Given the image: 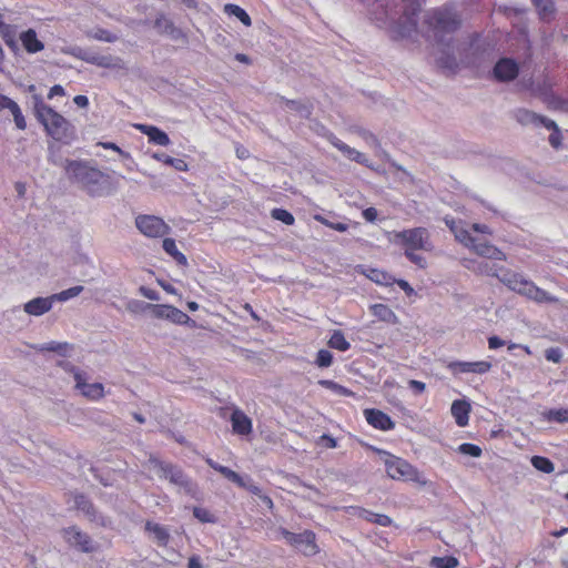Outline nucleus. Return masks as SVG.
<instances>
[{
    "label": "nucleus",
    "instance_id": "obj_1",
    "mask_svg": "<svg viewBox=\"0 0 568 568\" xmlns=\"http://www.w3.org/2000/svg\"><path fill=\"white\" fill-rule=\"evenodd\" d=\"M63 170L72 183L91 195H101L110 187V176L88 160H67Z\"/></svg>",
    "mask_w": 568,
    "mask_h": 568
},
{
    "label": "nucleus",
    "instance_id": "obj_64",
    "mask_svg": "<svg viewBox=\"0 0 568 568\" xmlns=\"http://www.w3.org/2000/svg\"><path fill=\"white\" fill-rule=\"evenodd\" d=\"M98 145H100L101 148L105 149V150H111L113 152H116L119 154H122V150L119 148L118 144L115 143H112V142H99Z\"/></svg>",
    "mask_w": 568,
    "mask_h": 568
},
{
    "label": "nucleus",
    "instance_id": "obj_31",
    "mask_svg": "<svg viewBox=\"0 0 568 568\" xmlns=\"http://www.w3.org/2000/svg\"><path fill=\"white\" fill-rule=\"evenodd\" d=\"M538 17L544 21H550L555 16L554 0H532Z\"/></svg>",
    "mask_w": 568,
    "mask_h": 568
},
{
    "label": "nucleus",
    "instance_id": "obj_12",
    "mask_svg": "<svg viewBox=\"0 0 568 568\" xmlns=\"http://www.w3.org/2000/svg\"><path fill=\"white\" fill-rule=\"evenodd\" d=\"M151 312L158 320H169L178 325H186L192 323L194 325V321L191 320L185 313L181 310H178L173 305L169 304H150L149 305Z\"/></svg>",
    "mask_w": 568,
    "mask_h": 568
},
{
    "label": "nucleus",
    "instance_id": "obj_59",
    "mask_svg": "<svg viewBox=\"0 0 568 568\" xmlns=\"http://www.w3.org/2000/svg\"><path fill=\"white\" fill-rule=\"evenodd\" d=\"M362 215L366 222L374 223L377 219V211L374 207H367L362 212Z\"/></svg>",
    "mask_w": 568,
    "mask_h": 568
},
{
    "label": "nucleus",
    "instance_id": "obj_37",
    "mask_svg": "<svg viewBox=\"0 0 568 568\" xmlns=\"http://www.w3.org/2000/svg\"><path fill=\"white\" fill-rule=\"evenodd\" d=\"M362 517L366 519L367 521L374 523L376 525H379L382 527H389L392 525V519L389 516H386L384 514H376L371 510H364L362 509Z\"/></svg>",
    "mask_w": 568,
    "mask_h": 568
},
{
    "label": "nucleus",
    "instance_id": "obj_22",
    "mask_svg": "<svg viewBox=\"0 0 568 568\" xmlns=\"http://www.w3.org/2000/svg\"><path fill=\"white\" fill-rule=\"evenodd\" d=\"M89 63L108 70H122L125 63L118 57L98 54L92 55L87 60Z\"/></svg>",
    "mask_w": 568,
    "mask_h": 568
},
{
    "label": "nucleus",
    "instance_id": "obj_30",
    "mask_svg": "<svg viewBox=\"0 0 568 568\" xmlns=\"http://www.w3.org/2000/svg\"><path fill=\"white\" fill-rule=\"evenodd\" d=\"M74 507L88 516L89 519L94 520L97 518V509L93 507L92 501L83 495L73 496Z\"/></svg>",
    "mask_w": 568,
    "mask_h": 568
},
{
    "label": "nucleus",
    "instance_id": "obj_34",
    "mask_svg": "<svg viewBox=\"0 0 568 568\" xmlns=\"http://www.w3.org/2000/svg\"><path fill=\"white\" fill-rule=\"evenodd\" d=\"M327 345L329 348L336 349L338 352H347L349 349V343L346 341L345 335L342 331H334L333 335L329 336L327 341Z\"/></svg>",
    "mask_w": 568,
    "mask_h": 568
},
{
    "label": "nucleus",
    "instance_id": "obj_63",
    "mask_svg": "<svg viewBox=\"0 0 568 568\" xmlns=\"http://www.w3.org/2000/svg\"><path fill=\"white\" fill-rule=\"evenodd\" d=\"M470 229L474 230L477 233L491 235V230L486 224L473 223Z\"/></svg>",
    "mask_w": 568,
    "mask_h": 568
},
{
    "label": "nucleus",
    "instance_id": "obj_60",
    "mask_svg": "<svg viewBox=\"0 0 568 568\" xmlns=\"http://www.w3.org/2000/svg\"><path fill=\"white\" fill-rule=\"evenodd\" d=\"M394 284L398 285L408 296H410L414 293L412 285L403 278H395Z\"/></svg>",
    "mask_w": 568,
    "mask_h": 568
},
{
    "label": "nucleus",
    "instance_id": "obj_48",
    "mask_svg": "<svg viewBox=\"0 0 568 568\" xmlns=\"http://www.w3.org/2000/svg\"><path fill=\"white\" fill-rule=\"evenodd\" d=\"M458 452L476 458L481 455V449L477 444H462L458 447Z\"/></svg>",
    "mask_w": 568,
    "mask_h": 568
},
{
    "label": "nucleus",
    "instance_id": "obj_61",
    "mask_svg": "<svg viewBox=\"0 0 568 568\" xmlns=\"http://www.w3.org/2000/svg\"><path fill=\"white\" fill-rule=\"evenodd\" d=\"M156 284L161 288H163L165 291V293L173 294V295L178 294L176 288L173 285H171L170 283H168L164 280H162V278H158L156 280Z\"/></svg>",
    "mask_w": 568,
    "mask_h": 568
},
{
    "label": "nucleus",
    "instance_id": "obj_16",
    "mask_svg": "<svg viewBox=\"0 0 568 568\" xmlns=\"http://www.w3.org/2000/svg\"><path fill=\"white\" fill-rule=\"evenodd\" d=\"M518 64L511 59L504 58L497 61L494 75L498 81L508 82L518 75Z\"/></svg>",
    "mask_w": 568,
    "mask_h": 568
},
{
    "label": "nucleus",
    "instance_id": "obj_4",
    "mask_svg": "<svg viewBox=\"0 0 568 568\" xmlns=\"http://www.w3.org/2000/svg\"><path fill=\"white\" fill-rule=\"evenodd\" d=\"M498 280L510 291L523 294L536 303H557V297L514 271L505 270L503 275H499Z\"/></svg>",
    "mask_w": 568,
    "mask_h": 568
},
{
    "label": "nucleus",
    "instance_id": "obj_3",
    "mask_svg": "<svg viewBox=\"0 0 568 568\" xmlns=\"http://www.w3.org/2000/svg\"><path fill=\"white\" fill-rule=\"evenodd\" d=\"M34 115L44 128L45 134L54 141L70 144L74 140V128L69 120L41 99H36Z\"/></svg>",
    "mask_w": 568,
    "mask_h": 568
},
{
    "label": "nucleus",
    "instance_id": "obj_17",
    "mask_svg": "<svg viewBox=\"0 0 568 568\" xmlns=\"http://www.w3.org/2000/svg\"><path fill=\"white\" fill-rule=\"evenodd\" d=\"M231 424L232 430L235 435L248 436L252 433V419L239 408L232 410Z\"/></svg>",
    "mask_w": 568,
    "mask_h": 568
},
{
    "label": "nucleus",
    "instance_id": "obj_2",
    "mask_svg": "<svg viewBox=\"0 0 568 568\" xmlns=\"http://www.w3.org/2000/svg\"><path fill=\"white\" fill-rule=\"evenodd\" d=\"M392 242L404 248V255L415 266L424 270L427 267V260L417 251L432 252L433 243L427 227L415 226L403 231L393 232Z\"/></svg>",
    "mask_w": 568,
    "mask_h": 568
},
{
    "label": "nucleus",
    "instance_id": "obj_27",
    "mask_svg": "<svg viewBox=\"0 0 568 568\" xmlns=\"http://www.w3.org/2000/svg\"><path fill=\"white\" fill-rule=\"evenodd\" d=\"M145 530L154 536L155 541L160 546H166L169 542V531L165 527L160 526L159 524L148 520L145 523Z\"/></svg>",
    "mask_w": 568,
    "mask_h": 568
},
{
    "label": "nucleus",
    "instance_id": "obj_50",
    "mask_svg": "<svg viewBox=\"0 0 568 568\" xmlns=\"http://www.w3.org/2000/svg\"><path fill=\"white\" fill-rule=\"evenodd\" d=\"M479 275L493 276L498 278L499 275L495 266L489 265L487 262H481L478 264L477 270H475Z\"/></svg>",
    "mask_w": 568,
    "mask_h": 568
},
{
    "label": "nucleus",
    "instance_id": "obj_43",
    "mask_svg": "<svg viewBox=\"0 0 568 568\" xmlns=\"http://www.w3.org/2000/svg\"><path fill=\"white\" fill-rule=\"evenodd\" d=\"M271 217L283 222L287 226H291L294 223V217H293L292 213L284 209H273L271 211Z\"/></svg>",
    "mask_w": 568,
    "mask_h": 568
},
{
    "label": "nucleus",
    "instance_id": "obj_6",
    "mask_svg": "<svg viewBox=\"0 0 568 568\" xmlns=\"http://www.w3.org/2000/svg\"><path fill=\"white\" fill-rule=\"evenodd\" d=\"M375 452L384 456L383 462L388 477L395 480L417 483L422 486L427 484V480L422 477L420 471L414 465L382 449H375Z\"/></svg>",
    "mask_w": 568,
    "mask_h": 568
},
{
    "label": "nucleus",
    "instance_id": "obj_53",
    "mask_svg": "<svg viewBox=\"0 0 568 568\" xmlns=\"http://www.w3.org/2000/svg\"><path fill=\"white\" fill-rule=\"evenodd\" d=\"M535 125H542L545 128H547L548 130H552V131H557L558 130V126L556 125L555 121H552L551 119H548L546 116H541V115H538L536 122H535Z\"/></svg>",
    "mask_w": 568,
    "mask_h": 568
},
{
    "label": "nucleus",
    "instance_id": "obj_18",
    "mask_svg": "<svg viewBox=\"0 0 568 568\" xmlns=\"http://www.w3.org/2000/svg\"><path fill=\"white\" fill-rule=\"evenodd\" d=\"M468 247L481 257L495 261H506L505 252L500 250L498 246L489 244L487 242L476 243L475 241Z\"/></svg>",
    "mask_w": 568,
    "mask_h": 568
},
{
    "label": "nucleus",
    "instance_id": "obj_58",
    "mask_svg": "<svg viewBox=\"0 0 568 568\" xmlns=\"http://www.w3.org/2000/svg\"><path fill=\"white\" fill-rule=\"evenodd\" d=\"M408 386L415 394H423L425 390V384L417 379H410Z\"/></svg>",
    "mask_w": 568,
    "mask_h": 568
},
{
    "label": "nucleus",
    "instance_id": "obj_8",
    "mask_svg": "<svg viewBox=\"0 0 568 568\" xmlns=\"http://www.w3.org/2000/svg\"><path fill=\"white\" fill-rule=\"evenodd\" d=\"M282 536L285 537L288 545L295 547L306 556L317 555L320 551L316 544V535L314 531L306 529L300 534L291 532L287 529L282 530Z\"/></svg>",
    "mask_w": 568,
    "mask_h": 568
},
{
    "label": "nucleus",
    "instance_id": "obj_29",
    "mask_svg": "<svg viewBox=\"0 0 568 568\" xmlns=\"http://www.w3.org/2000/svg\"><path fill=\"white\" fill-rule=\"evenodd\" d=\"M163 250L168 255L175 260L178 265L186 266L187 260L183 252H180L176 247L175 241L172 237H165L163 241Z\"/></svg>",
    "mask_w": 568,
    "mask_h": 568
},
{
    "label": "nucleus",
    "instance_id": "obj_23",
    "mask_svg": "<svg viewBox=\"0 0 568 568\" xmlns=\"http://www.w3.org/2000/svg\"><path fill=\"white\" fill-rule=\"evenodd\" d=\"M20 40L24 51L29 53H37L44 49L43 42L38 39L34 29L30 28L20 34Z\"/></svg>",
    "mask_w": 568,
    "mask_h": 568
},
{
    "label": "nucleus",
    "instance_id": "obj_11",
    "mask_svg": "<svg viewBox=\"0 0 568 568\" xmlns=\"http://www.w3.org/2000/svg\"><path fill=\"white\" fill-rule=\"evenodd\" d=\"M70 371L73 373L74 378V387L79 389V392L91 402H98L105 396V389L100 383L89 384L85 382L84 373H82L79 368L70 367Z\"/></svg>",
    "mask_w": 568,
    "mask_h": 568
},
{
    "label": "nucleus",
    "instance_id": "obj_42",
    "mask_svg": "<svg viewBox=\"0 0 568 568\" xmlns=\"http://www.w3.org/2000/svg\"><path fill=\"white\" fill-rule=\"evenodd\" d=\"M82 291H83L82 285H74L68 290L60 292V293L53 294L52 297L55 301L67 302L70 298L80 295L82 293Z\"/></svg>",
    "mask_w": 568,
    "mask_h": 568
},
{
    "label": "nucleus",
    "instance_id": "obj_13",
    "mask_svg": "<svg viewBox=\"0 0 568 568\" xmlns=\"http://www.w3.org/2000/svg\"><path fill=\"white\" fill-rule=\"evenodd\" d=\"M205 463L207 466H210L212 469L220 473L222 476H224L226 479L232 481L234 485H237V487L247 489L252 495L260 496L261 488L254 485H247L245 484L242 476H240L239 473L234 471L232 468L222 466L221 464L216 463L215 460L211 458H206Z\"/></svg>",
    "mask_w": 568,
    "mask_h": 568
},
{
    "label": "nucleus",
    "instance_id": "obj_41",
    "mask_svg": "<svg viewBox=\"0 0 568 568\" xmlns=\"http://www.w3.org/2000/svg\"><path fill=\"white\" fill-rule=\"evenodd\" d=\"M458 559L453 556L433 557L430 565L434 568H457Z\"/></svg>",
    "mask_w": 568,
    "mask_h": 568
},
{
    "label": "nucleus",
    "instance_id": "obj_62",
    "mask_svg": "<svg viewBox=\"0 0 568 568\" xmlns=\"http://www.w3.org/2000/svg\"><path fill=\"white\" fill-rule=\"evenodd\" d=\"M548 142H550V144L557 149L560 146L561 144V135H560V130H557V131H554L551 133L550 136H548Z\"/></svg>",
    "mask_w": 568,
    "mask_h": 568
},
{
    "label": "nucleus",
    "instance_id": "obj_39",
    "mask_svg": "<svg viewBox=\"0 0 568 568\" xmlns=\"http://www.w3.org/2000/svg\"><path fill=\"white\" fill-rule=\"evenodd\" d=\"M71 349H72V346L69 343L51 342V343L43 344L41 346V351H43V352L61 354L62 356H67Z\"/></svg>",
    "mask_w": 568,
    "mask_h": 568
},
{
    "label": "nucleus",
    "instance_id": "obj_5",
    "mask_svg": "<svg viewBox=\"0 0 568 568\" xmlns=\"http://www.w3.org/2000/svg\"><path fill=\"white\" fill-rule=\"evenodd\" d=\"M426 23L433 36L440 40L442 37L456 32L460 28L462 20L452 4H444L428 13Z\"/></svg>",
    "mask_w": 568,
    "mask_h": 568
},
{
    "label": "nucleus",
    "instance_id": "obj_44",
    "mask_svg": "<svg viewBox=\"0 0 568 568\" xmlns=\"http://www.w3.org/2000/svg\"><path fill=\"white\" fill-rule=\"evenodd\" d=\"M538 114L527 109H518L516 112V119L521 124H535Z\"/></svg>",
    "mask_w": 568,
    "mask_h": 568
},
{
    "label": "nucleus",
    "instance_id": "obj_51",
    "mask_svg": "<svg viewBox=\"0 0 568 568\" xmlns=\"http://www.w3.org/2000/svg\"><path fill=\"white\" fill-rule=\"evenodd\" d=\"M9 111H11L12 115H13V120H14V124L18 129L20 130H24L27 124H26V120H24V116L22 114V111L21 109L19 108V105H14L12 109H10Z\"/></svg>",
    "mask_w": 568,
    "mask_h": 568
},
{
    "label": "nucleus",
    "instance_id": "obj_49",
    "mask_svg": "<svg viewBox=\"0 0 568 568\" xmlns=\"http://www.w3.org/2000/svg\"><path fill=\"white\" fill-rule=\"evenodd\" d=\"M193 516L196 517L197 519H200V521H202V523H214L215 521L214 515L202 507H194Z\"/></svg>",
    "mask_w": 568,
    "mask_h": 568
},
{
    "label": "nucleus",
    "instance_id": "obj_28",
    "mask_svg": "<svg viewBox=\"0 0 568 568\" xmlns=\"http://www.w3.org/2000/svg\"><path fill=\"white\" fill-rule=\"evenodd\" d=\"M365 275L377 285L393 286L395 283V277L381 268H371Z\"/></svg>",
    "mask_w": 568,
    "mask_h": 568
},
{
    "label": "nucleus",
    "instance_id": "obj_15",
    "mask_svg": "<svg viewBox=\"0 0 568 568\" xmlns=\"http://www.w3.org/2000/svg\"><path fill=\"white\" fill-rule=\"evenodd\" d=\"M365 420L368 425L381 430H392L395 427L390 416L379 409L368 408L364 410Z\"/></svg>",
    "mask_w": 568,
    "mask_h": 568
},
{
    "label": "nucleus",
    "instance_id": "obj_47",
    "mask_svg": "<svg viewBox=\"0 0 568 568\" xmlns=\"http://www.w3.org/2000/svg\"><path fill=\"white\" fill-rule=\"evenodd\" d=\"M315 219L321 222L323 225H325L326 227H329V229H333L339 233H343V232H346L347 231V225L345 223H342V222H331L329 220L321 216V215H316Z\"/></svg>",
    "mask_w": 568,
    "mask_h": 568
},
{
    "label": "nucleus",
    "instance_id": "obj_36",
    "mask_svg": "<svg viewBox=\"0 0 568 568\" xmlns=\"http://www.w3.org/2000/svg\"><path fill=\"white\" fill-rule=\"evenodd\" d=\"M0 36L2 37L3 42L8 48H10L12 51L17 50L14 26L4 23V26L0 28Z\"/></svg>",
    "mask_w": 568,
    "mask_h": 568
},
{
    "label": "nucleus",
    "instance_id": "obj_52",
    "mask_svg": "<svg viewBox=\"0 0 568 568\" xmlns=\"http://www.w3.org/2000/svg\"><path fill=\"white\" fill-rule=\"evenodd\" d=\"M546 361H550L552 363H560L562 359V352L558 347H550L545 351Z\"/></svg>",
    "mask_w": 568,
    "mask_h": 568
},
{
    "label": "nucleus",
    "instance_id": "obj_57",
    "mask_svg": "<svg viewBox=\"0 0 568 568\" xmlns=\"http://www.w3.org/2000/svg\"><path fill=\"white\" fill-rule=\"evenodd\" d=\"M487 342L489 349H497L506 345L505 341L498 337L497 335L489 336Z\"/></svg>",
    "mask_w": 568,
    "mask_h": 568
},
{
    "label": "nucleus",
    "instance_id": "obj_25",
    "mask_svg": "<svg viewBox=\"0 0 568 568\" xmlns=\"http://www.w3.org/2000/svg\"><path fill=\"white\" fill-rule=\"evenodd\" d=\"M331 144H333L335 148H337L341 152L344 153V155L348 159V160H353L357 163H365L366 161V158L364 155V153L359 152V151H356L354 148L352 146H348L347 144H345L343 141H341L339 139H337L336 136H333L329 140Z\"/></svg>",
    "mask_w": 568,
    "mask_h": 568
},
{
    "label": "nucleus",
    "instance_id": "obj_7",
    "mask_svg": "<svg viewBox=\"0 0 568 568\" xmlns=\"http://www.w3.org/2000/svg\"><path fill=\"white\" fill-rule=\"evenodd\" d=\"M149 464L160 470V478H165L169 483L178 486L189 488L192 485V480L184 474L181 467L176 465L158 459L151 455L149 457Z\"/></svg>",
    "mask_w": 568,
    "mask_h": 568
},
{
    "label": "nucleus",
    "instance_id": "obj_55",
    "mask_svg": "<svg viewBox=\"0 0 568 568\" xmlns=\"http://www.w3.org/2000/svg\"><path fill=\"white\" fill-rule=\"evenodd\" d=\"M139 292L150 301H159V293L154 290H151L146 286H140Z\"/></svg>",
    "mask_w": 568,
    "mask_h": 568
},
{
    "label": "nucleus",
    "instance_id": "obj_32",
    "mask_svg": "<svg viewBox=\"0 0 568 568\" xmlns=\"http://www.w3.org/2000/svg\"><path fill=\"white\" fill-rule=\"evenodd\" d=\"M542 419L548 423L565 424L568 423V408H551L542 412Z\"/></svg>",
    "mask_w": 568,
    "mask_h": 568
},
{
    "label": "nucleus",
    "instance_id": "obj_24",
    "mask_svg": "<svg viewBox=\"0 0 568 568\" xmlns=\"http://www.w3.org/2000/svg\"><path fill=\"white\" fill-rule=\"evenodd\" d=\"M141 133L145 134L150 143L166 146L170 144V139L163 130L158 126H151L145 124L138 125Z\"/></svg>",
    "mask_w": 568,
    "mask_h": 568
},
{
    "label": "nucleus",
    "instance_id": "obj_19",
    "mask_svg": "<svg viewBox=\"0 0 568 568\" xmlns=\"http://www.w3.org/2000/svg\"><path fill=\"white\" fill-rule=\"evenodd\" d=\"M444 222H446V225L449 227L453 235H455L456 240L465 246L468 247L476 241L475 237L470 236L469 231L463 225L462 221H456L453 217H444Z\"/></svg>",
    "mask_w": 568,
    "mask_h": 568
},
{
    "label": "nucleus",
    "instance_id": "obj_21",
    "mask_svg": "<svg viewBox=\"0 0 568 568\" xmlns=\"http://www.w3.org/2000/svg\"><path fill=\"white\" fill-rule=\"evenodd\" d=\"M53 297H36L29 302L24 303L23 310L27 314L33 316H41L44 313H48L52 308Z\"/></svg>",
    "mask_w": 568,
    "mask_h": 568
},
{
    "label": "nucleus",
    "instance_id": "obj_56",
    "mask_svg": "<svg viewBox=\"0 0 568 568\" xmlns=\"http://www.w3.org/2000/svg\"><path fill=\"white\" fill-rule=\"evenodd\" d=\"M234 150H235V155H237V158L241 161L250 159V151L243 144H241V143L235 144V149Z\"/></svg>",
    "mask_w": 568,
    "mask_h": 568
},
{
    "label": "nucleus",
    "instance_id": "obj_35",
    "mask_svg": "<svg viewBox=\"0 0 568 568\" xmlns=\"http://www.w3.org/2000/svg\"><path fill=\"white\" fill-rule=\"evenodd\" d=\"M154 159L156 161L163 162L164 164H166L169 166H172L176 171L184 172L187 170V164H186L185 160L175 159L165 153H156V154H154Z\"/></svg>",
    "mask_w": 568,
    "mask_h": 568
},
{
    "label": "nucleus",
    "instance_id": "obj_40",
    "mask_svg": "<svg viewBox=\"0 0 568 568\" xmlns=\"http://www.w3.org/2000/svg\"><path fill=\"white\" fill-rule=\"evenodd\" d=\"M531 464L534 468L545 474H551L555 469L552 460L544 456H532Z\"/></svg>",
    "mask_w": 568,
    "mask_h": 568
},
{
    "label": "nucleus",
    "instance_id": "obj_54",
    "mask_svg": "<svg viewBox=\"0 0 568 568\" xmlns=\"http://www.w3.org/2000/svg\"><path fill=\"white\" fill-rule=\"evenodd\" d=\"M17 105V102L9 99L7 95L0 93V112L3 110H10Z\"/></svg>",
    "mask_w": 568,
    "mask_h": 568
},
{
    "label": "nucleus",
    "instance_id": "obj_45",
    "mask_svg": "<svg viewBox=\"0 0 568 568\" xmlns=\"http://www.w3.org/2000/svg\"><path fill=\"white\" fill-rule=\"evenodd\" d=\"M333 361L334 356L332 355L331 352L326 349H320L318 353L316 354L315 363L318 367H329Z\"/></svg>",
    "mask_w": 568,
    "mask_h": 568
},
{
    "label": "nucleus",
    "instance_id": "obj_14",
    "mask_svg": "<svg viewBox=\"0 0 568 568\" xmlns=\"http://www.w3.org/2000/svg\"><path fill=\"white\" fill-rule=\"evenodd\" d=\"M447 368L450 371L453 375L459 374H477L484 375L491 368V364L488 361H476V362H466V361H452L448 363Z\"/></svg>",
    "mask_w": 568,
    "mask_h": 568
},
{
    "label": "nucleus",
    "instance_id": "obj_10",
    "mask_svg": "<svg viewBox=\"0 0 568 568\" xmlns=\"http://www.w3.org/2000/svg\"><path fill=\"white\" fill-rule=\"evenodd\" d=\"M135 225L140 233L148 237H162L170 232V226L164 220L154 215H139Z\"/></svg>",
    "mask_w": 568,
    "mask_h": 568
},
{
    "label": "nucleus",
    "instance_id": "obj_46",
    "mask_svg": "<svg viewBox=\"0 0 568 568\" xmlns=\"http://www.w3.org/2000/svg\"><path fill=\"white\" fill-rule=\"evenodd\" d=\"M281 101L285 102L286 106L291 110L297 111L300 113L305 112L306 116H308L311 114V106L302 104L295 100H288L284 97H281Z\"/></svg>",
    "mask_w": 568,
    "mask_h": 568
},
{
    "label": "nucleus",
    "instance_id": "obj_38",
    "mask_svg": "<svg viewBox=\"0 0 568 568\" xmlns=\"http://www.w3.org/2000/svg\"><path fill=\"white\" fill-rule=\"evenodd\" d=\"M318 385L325 387L326 389L332 390L333 393H336L342 396H354V392L352 389H348L345 386L338 385L336 382L331 379H320Z\"/></svg>",
    "mask_w": 568,
    "mask_h": 568
},
{
    "label": "nucleus",
    "instance_id": "obj_26",
    "mask_svg": "<svg viewBox=\"0 0 568 568\" xmlns=\"http://www.w3.org/2000/svg\"><path fill=\"white\" fill-rule=\"evenodd\" d=\"M371 312L374 317L385 323L395 324L397 322L394 311L386 304L376 303L371 306Z\"/></svg>",
    "mask_w": 568,
    "mask_h": 568
},
{
    "label": "nucleus",
    "instance_id": "obj_33",
    "mask_svg": "<svg viewBox=\"0 0 568 568\" xmlns=\"http://www.w3.org/2000/svg\"><path fill=\"white\" fill-rule=\"evenodd\" d=\"M224 12L230 16H234L243 23L244 27H251L252 20L246 10L234 3H226L224 6Z\"/></svg>",
    "mask_w": 568,
    "mask_h": 568
},
{
    "label": "nucleus",
    "instance_id": "obj_20",
    "mask_svg": "<svg viewBox=\"0 0 568 568\" xmlns=\"http://www.w3.org/2000/svg\"><path fill=\"white\" fill-rule=\"evenodd\" d=\"M450 413L456 424L460 428H465L469 422L470 404L464 399H457L452 403Z\"/></svg>",
    "mask_w": 568,
    "mask_h": 568
},
{
    "label": "nucleus",
    "instance_id": "obj_9",
    "mask_svg": "<svg viewBox=\"0 0 568 568\" xmlns=\"http://www.w3.org/2000/svg\"><path fill=\"white\" fill-rule=\"evenodd\" d=\"M61 534L68 545L82 554H92L99 548L98 544L92 540L89 534L83 532L75 526L63 528Z\"/></svg>",
    "mask_w": 568,
    "mask_h": 568
}]
</instances>
